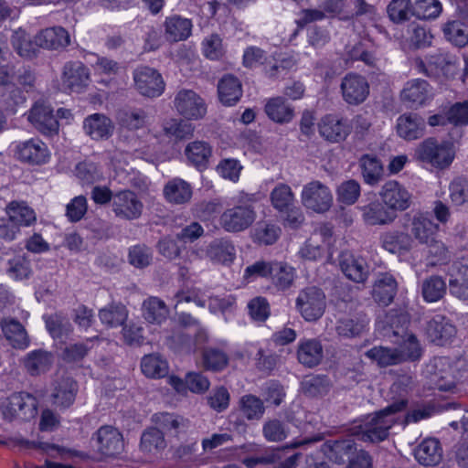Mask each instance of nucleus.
<instances>
[{"instance_id":"f257e3e1","label":"nucleus","mask_w":468,"mask_h":468,"mask_svg":"<svg viewBox=\"0 0 468 468\" xmlns=\"http://www.w3.org/2000/svg\"><path fill=\"white\" fill-rule=\"evenodd\" d=\"M427 374L434 388L454 392L457 382L468 377V363L464 359L450 363L444 357L435 358L427 367Z\"/></svg>"},{"instance_id":"f03ea898","label":"nucleus","mask_w":468,"mask_h":468,"mask_svg":"<svg viewBox=\"0 0 468 468\" xmlns=\"http://www.w3.org/2000/svg\"><path fill=\"white\" fill-rule=\"evenodd\" d=\"M406 400H399L372 415L367 416L357 432V438L365 442H379L387 439L388 431L395 423L394 414L406 408Z\"/></svg>"},{"instance_id":"7ed1b4c3","label":"nucleus","mask_w":468,"mask_h":468,"mask_svg":"<svg viewBox=\"0 0 468 468\" xmlns=\"http://www.w3.org/2000/svg\"><path fill=\"white\" fill-rule=\"evenodd\" d=\"M257 218L250 198L239 199L238 204L227 208L219 217V225L227 232L238 233L249 229Z\"/></svg>"},{"instance_id":"20e7f679","label":"nucleus","mask_w":468,"mask_h":468,"mask_svg":"<svg viewBox=\"0 0 468 468\" xmlns=\"http://www.w3.org/2000/svg\"><path fill=\"white\" fill-rule=\"evenodd\" d=\"M412 65L419 73L429 78L444 76L448 79L455 75L456 58L448 53H437L427 57L426 60L416 58Z\"/></svg>"},{"instance_id":"39448f33","label":"nucleus","mask_w":468,"mask_h":468,"mask_svg":"<svg viewBox=\"0 0 468 468\" xmlns=\"http://www.w3.org/2000/svg\"><path fill=\"white\" fill-rule=\"evenodd\" d=\"M296 307L306 321H316L324 313L326 307L325 294L315 286L304 288L299 292L296 299Z\"/></svg>"},{"instance_id":"423d86ee","label":"nucleus","mask_w":468,"mask_h":468,"mask_svg":"<svg viewBox=\"0 0 468 468\" xmlns=\"http://www.w3.org/2000/svg\"><path fill=\"white\" fill-rule=\"evenodd\" d=\"M302 204L316 213H324L333 205V195L327 186L314 180L303 186L301 193Z\"/></svg>"},{"instance_id":"0eeeda50","label":"nucleus","mask_w":468,"mask_h":468,"mask_svg":"<svg viewBox=\"0 0 468 468\" xmlns=\"http://www.w3.org/2000/svg\"><path fill=\"white\" fill-rule=\"evenodd\" d=\"M135 90L144 97L155 98L163 94L165 87L159 71L148 66H140L133 73Z\"/></svg>"},{"instance_id":"6e6552de","label":"nucleus","mask_w":468,"mask_h":468,"mask_svg":"<svg viewBox=\"0 0 468 468\" xmlns=\"http://www.w3.org/2000/svg\"><path fill=\"white\" fill-rule=\"evenodd\" d=\"M4 418L29 420L37 414V399L27 392L13 393L2 406Z\"/></svg>"},{"instance_id":"1a4fd4ad","label":"nucleus","mask_w":468,"mask_h":468,"mask_svg":"<svg viewBox=\"0 0 468 468\" xmlns=\"http://www.w3.org/2000/svg\"><path fill=\"white\" fill-rule=\"evenodd\" d=\"M173 103L177 113L187 120L202 119L207 112L205 101L193 90H179Z\"/></svg>"},{"instance_id":"9d476101","label":"nucleus","mask_w":468,"mask_h":468,"mask_svg":"<svg viewBox=\"0 0 468 468\" xmlns=\"http://www.w3.org/2000/svg\"><path fill=\"white\" fill-rule=\"evenodd\" d=\"M416 154L420 160L439 168L447 167L453 160L452 147L448 144H438L433 138H428L420 144Z\"/></svg>"},{"instance_id":"9b49d317","label":"nucleus","mask_w":468,"mask_h":468,"mask_svg":"<svg viewBox=\"0 0 468 468\" xmlns=\"http://www.w3.org/2000/svg\"><path fill=\"white\" fill-rule=\"evenodd\" d=\"M27 120L42 134L53 136L58 133V121L53 109L44 101H37L31 107Z\"/></svg>"},{"instance_id":"f8f14e48","label":"nucleus","mask_w":468,"mask_h":468,"mask_svg":"<svg viewBox=\"0 0 468 468\" xmlns=\"http://www.w3.org/2000/svg\"><path fill=\"white\" fill-rule=\"evenodd\" d=\"M438 226L422 213H416L411 219V235L422 244H433L437 248L438 253L441 259L447 257V249L441 242L434 241V234Z\"/></svg>"},{"instance_id":"ddd939ff","label":"nucleus","mask_w":468,"mask_h":468,"mask_svg":"<svg viewBox=\"0 0 468 468\" xmlns=\"http://www.w3.org/2000/svg\"><path fill=\"white\" fill-rule=\"evenodd\" d=\"M99 453L113 457L122 453L124 448L122 434L111 425L101 426L92 436Z\"/></svg>"},{"instance_id":"4468645a","label":"nucleus","mask_w":468,"mask_h":468,"mask_svg":"<svg viewBox=\"0 0 468 468\" xmlns=\"http://www.w3.org/2000/svg\"><path fill=\"white\" fill-rule=\"evenodd\" d=\"M379 196L383 204L396 214L397 211L408 209L411 205V194L396 180L386 182Z\"/></svg>"},{"instance_id":"2eb2a0df","label":"nucleus","mask_w":468,"mask_h":468,"mask_svg":"<svg viewBox=\"0 0 468 468\" xmlns=\"http://www.w3.org/2000/svg\"><path fill=\"white\" fill-rule=\"evenodd\" d=\"M90 73L80 61L67 62L62 69L61 87L64 91L80 92L89 82Z\"/></svg>"},{"instance_id":"dca6fc26","label":"nucleus","mask_w":468,"mask_h":468,"mask_svg":"<svg viewBox=\"0 0 468 468\" xmlns=\"http://www.w3.org/2000/svg\"><path fill=\"white\" fill-rule=\"evenodd\" d=\"M112 206L115 216L126 220L138 218L144 207L136 194L130 190L119 191L114 194Z\"/></svg>"},{"instance_id":"f3484780","label":"nucleus","mask_w":468,"mask_h":468,"mask_svg":"<svg viewBox=\"0 0 468 468\" xmlns=\"http://www.w3.org/2000/svg\"><path fill=\"white\" fill-rule=\"evenodd\" d=\"M332 235L333 230L329 224H323L316 228L301 249V256L309 261H316L322 258L326 245L330 243Z\"/></svg>"},{"instance_id":"a211bd4d","label":"nucleus","mask_w":468,"mask_h":468,"mask_svg":"<svg viewBox=\"0 0 468 468\" xmlns=\"http://www.w3.org/2000/svg\"><path fill=\"white\" fill-rule=\"evenodd\" d=\"M343 99L352 105L362 103L369 94V84L365 77L356 74H346L341 81Z\"/></svg>"},{"instance_id":"6ab92c4d","label":"nucleus","mask_w":468,"mask_h":468,"mask_svg":"<svg viewBox=\"0 0 468 468\" xmlns=\"http://www.w3.org/2000/svg\"><path fill=\"white\" fill-rule=\"evenodd\" d=\"M446 275L450 294L458 300L468 301V264L453 261Z\"/></svg>"},{"instance_id":"aec40b11","label":"nucleus","mask_w":468,"mask_h":468,"mask_svg":"<svg viewBox=\"0 0 468 468\" xmlns=\"http://www.w3.org/2000/svg\"><path fill=\"white\" fill-rule=\"evenodd\" d=\"M400 98L410 107L422 106L432 98V88L424 80H411L405 84Z\"/></svg>"},{"instance_id":"412c9836","label":"nucleus","mask_w":468,"mask_h":468,"mask_svg":"<svg viewBox=\"0 0 468 468\" xmlns=\"http://www.w3.org/2000/svg\"><path fill=\"white\" fill-rule=\"evenodd\" d=\"M16 154L19 160L30 165L45 164L49 158L48 146L38 139L19 143Z\"/></svg>"},{"instance_id":"4be33fe9","label":"nucleus","mask_w":468,"mask_h":468,"mask_svg":"<svg viewBox=\"0 0 468 468\" xmlns=\"http://www.w3.org/2000/svg\"><path fill=\"white\" fill-rule=\"evenodd\" d=\"M397 292L398 282L395 277L388 272L378 273L372 289L375 302L379 305L388 306L393 302Z\"/></svg>"},{"instance_id":"5701e85b","label":"nucleus","mask_w":468,"mask_h":468,"mask_svg":"<svg viewBox=\"0 0 468 468\" xmlns=\"http://www.w3.org/2000/svg\"><path fill=\"white\" fill-rule=\"evenodd\" d=\"M425 128V120L418 113H404L397 120V133L399 137L407 141L421 138L424 135Z\"/></svg>"},{"instance_id":"b1692460","label":"nucleus","mask_w":468,"mask_h":468,"mask_svg":"<svg viewBox=\"0 0 468 468\" xmlns=\"http://www.w3.org/2000/svg\"><path fill=\"white\" fill-rule=\"evenodd\" d=\"M163 27L165 38L174 43L187 39L191 35L193 24L188 18L173 15L165 18Z\"/></svg>"},{"instance_id":"393cba45","label":"nucleus","mask_w":468,"mask_h":468,"mask_svg":"<svg viewBox=\"0 0 468 468\" xmlns=\"http://www.w3.org/2000/svg\"><path fill=\"white\" fill-rule=\"evenodd\" d=\"M324 357V348L320 340L316 338H304L299 341L297 346V359L305 367L318 366Z\"/></svg>"},{"instance_id":"a878e982","label":"nucleus","mask_w":468,"mask_h":468,"mask_svg":"<svg viewBox=\"0 0 468 468\" xmlns=\"http://www.w3.org/2000/svg\"><path fill=\"white\" fill-rule=\"evenodd\" d=\"M163 194L165 200L172 205H186L191 201L193 188L186 180L175 177L165 183Z\"/></svg>"},{"instance_id":"bb28decb","label":"nucleus","mask_w":468,"mask_h":468,"mask_svg":"<svg viewBox=\"0 0 468 468\" xmlns=\"http://www.w3.org/2000/svg\"><path fill=\"white\" fill-rule=\"evenodd\" d=\"M69 42L68 31L61 27L45 28L35 37L37 46L50 50L64 48Z\"/></svg>"},{"instance_id":"cd10ccee","label":"nucleus","mask_w":468,"mask_h":468,"mask_svg":"<svg viewBox=\"0 0 468 468\" xmlns=\"http://www.w3.org/2000/svg\"><path fill=\"white\" fill-rule=\"evenodd\" d=\"M426 334L429 339L438 346H443L456 335V329L448 319L436 315L428 322Z\"/></svg>"},{"instance_id":"c85d7f7f","label":"nucleus","mask_w":468,"mask_h":468,"mask_svg":"<svg viewBox=\"0 0 468 468\" xmlns=\"http://www.w3.org/2000/svg\"><path fill=\"white\" fill-rule=\"evenodd\" d=\"M340 268L349 280L363 283L369 275V267L366 260L352 254H343L340 260Z\"/></svg>"},{"instance_id":"c756f323","label":"nucleus","mask_w":468,"mask_h":468,"mask_svg":"<svg viewBox=\"0 0 468 468\" xmlns=\"http://www.w3.org/2000/svg\"><path fill=\"white\" fill-rule=\"evenodd\" d=\"M322 452L332 462L341 464L349 459L356 452L353 440L327 441L322 445Z\"/></svg>"},{"instance_id":"7c9ffc66","label":"nucleus","mask_w":468,"mask_h":468,"mask_svg":"<svg viewBox=\"0 0 468 468\" xmlns=\"http://www.w3.org/2000/svg\"><path fill=\"white\" fill-rule=\"evenodd\" d=\"M77 391L78 385L76 381L69 377L61 378L54 384V389L51 394L52 402L58 408H69L73 404Z\"/></svg>"},{"instance_id":"2f4dec72","label":"nucleus","mask_w":468,"mask_h":468,"mask_svg":"<svg viewBox=\"0 0 468 468\" xmlns=\"http://www.w3.org/2000/svg\"><path fill=\"white\" fill-rule=\"evenodd\" d=\"M364 313H356L338 319L335 330L340 336L352 338L360 335L368 325Z\"/></svg>"},{"instance_id":"473e14b6","label":"nucleus","mask_w":468,"mask_h":468,"mask_svg":"<svg viewBox=\"0 0 468 468\" xmlns=\"http://www.w3.org/2000/svg\"><path fill=\"white\" fill-rule=\"evenodd\" d=\"M85 133L93 140L110 137L113 132L112 122L104 114L94 113L83 122Z\"/></svg>"},{"instance_id":"72a5a7b5","label":"nucleus","mask_w":468,"mask_h":468,"mask_svg":"<svg viewBox=\"0 0 468 468\" xmlns=\"http://www.w3.org/2000/svg\"><path fill=\"white\" fill-rule=\"evenodd\" d=\"M319 133L327 141L338 143L346 138L349 133V126L344 120L326 115L319 123Z\"/></svg>"},{"instance_id":"f704fd0d","label":"nucleus","mask_w":468,"mask_h":468,"mask_svg":"<svg viewBox=\"0 0 468 468\" xmlns=\"http://www.w3.org/2000/svg\"><path fill=\"white\" fill-rule=\"evenodd\" d=\"M53 363V354L43 349L33 350L24 358V367L31 376L46 373L51 368Z\"/></svg>"},{"instance_id":"c9c22d12","label":"nucleus","mask_w":468,"mask_h":468,"mask_svg":"<svg viewBox=\"0 0 468 468\" xmlns=\"http://www.w3.org/2000/svg\"><path fill=\"white\" fill-rule=\"evenodd\" d=\"M414 455L421 465H437L442 459L441 443L434 438L426 439L415 449Z\"/></svg>"},{"instance_id":"e433bc0d","label":"nucleus","mask_w":468,"mask_h":468,"mask_svg":"<svg viewBox=\"0 0 468 468\" xmlns=\"http://www.w3.org/2000/svg\"><path fill=\"white\" fill-rule=\"evenodd\" d=\"M219 101L226 106L236 104L242 96L239 80L230 74L225 75L218 84Z\"/></svg>"},{"instance_id":"4c0bfd02","label":"nucleus","mask_w":468,"mask_h":468,"mask_svg":"<svg viewBox=\"0 0 468 468\" xmlns=\"http://www.w3.org/2000/svg\"><path fill=\"white\" fill-rule=\"evenodd\" d=\"M142 314L150 324H161L169 315L165 303L155 296H150L143 302Z\"/></svg>"},{"instance_id":"58836bf2","label":"nucleus","mask_w":468,"mask_h":468,"mask_svg":"<svg viewBox=\"0 0 468 468\" xmlns=\"http://www.w3.org/2000/svg\"><path fill=\"white\" fill-rule=\"evenodd\" d=\"M358 165L366 184L375 186L382 179L384 169L377 156L363 154L358 160Z\"/></svg>"},{"instance_id":"ea45409f","label":"nucleus","mask_w":468,"mask_h":468,"mask_svg":"<svg viewBox=\"0 0 468 468\" xmlns=\"http://www.w3.org/2000/svg\"><path fill=\"white\" fill-rule=\"evenodd\" d=\"M207 256L215 262L229 264L236 257V250L233 243L226 239L213 240L207 249Z\"/></svg>"},{"instance_id":"a19ab883","label":"nucleus","mask_w":468,"mask_h":468,"mask_svg":"<svg viewBox=\"0 0 468 468\" xmlns=\"http://www.w3.org/2000/svg\"><path fill=\"white\" fill-rule=\"evenodd\" d=\"M5 338L16 348H25L28 345L27 334L24 326L14 318H5L0 324Z\"/></svg>"},{"instance_id":"79ce46f5","label":"nucleus","mask_w":468,"mask_h":468,"mask_svg":"<svg viewBox=\"0 0 468 468\" xmlns=\"http://www.w3.org/2000/svg\"><path fill=\"white\" fill-rule=\"evenodd\" d=\"M185 154L187 160L194 166L203 170L208 165L209 158L212 155V148L204 141H195L186 145Z\"/></svg>"},{"instance_id":"37998d69","label":"nucleus","mask_w":468,"mask_h":468,"mask_svg":"<svg viewBox=\"0 0 468 468\" xmlns=\"http://www.w3.org/2000/svg\"><path fill=\"white\" fill-rule=\"evenodd\" d=\"M139 447L145 454L155 455L161 452L166 447L163 431L154 427L144 430L141 435Z\"/></svg>"},{"instance_id":"c03bdc74","label":"nucleus","mask_w":468,"mask_h":468,"mask_svg":"<svg viewBox=\"0 0 468 468\" xmlns=\"http://www.w3.org/2000/svg\"><path fill=\"white\" fill-rule=\"evenodd\" d=\"M362 210L363 218L369 225H388L392 223L397 218L395 212L388 207H385L380 203H370L365 206Z\"/></svg>"},{"instance_id":"a18cd8bd","label":"nucleus","mask_w":468,"mask_h":468,"mask_svg":"<svg viewBox=\"0 0 468 468\" xmlns=\"http://www.w3.org/2000/svg\"><path fill=\"white\" fill-rule=\"evenodd\" d=\"M382 247L391 253H402L411 249L412 239L410 235L403 231H388L381 238Z\"/></svg>"},{"instance_id":"49530a36","label":"nucleus","mask_w":468,"mask_h":468,"mask_svg":"<svg viewBox=\"0 0 468 468\" xmlns=\"http://www.w3.org/2000/svg\"><path fill=\"white\" fill-rule=\"evenodd\" d=\"M239 410L248 420H260L265 412L264 401L252 394L244 395L239 400Z\"/></svg>"},{"instance_id":"de8ad7c7","label":"nucleus","mask_w":468,"mask_h":468,"mask_svg":"<svg viewBox=\"0 0 468 468\" xmlns=\"http://www.w3.org/2000/svg\"><path fill=\"white\" fill-rule=\"evenodd\" d=\"M265 112L270 119L278 123L289 122L294 115L293 108L282 97L270 100L265 105Z\"/></svg>"},{"instance_id":"09e8293b","label":"nucleus","mask_w":468,"mask_h":468,"mask_svg":"<svg viewBox=\"0 0 468 468\" xmlns=\"http://www.w3.org/2000/svg\"><path fill=\"white\" fill-rule=\"evenodd\" d=\"M447 291V285L441 276L431 275L423 280L421 293L428 303H435L443 298Z\"/></svg>"},{"instance_id":"8fccbe9b","label":"nucleus","mask_w":468,"mask_h":468,"mask_svg":"<svg viewBox=\"0 0 468 468\" xmlns=\"http://www.w3.org/2000/svg\"><path fill=\"white\" fill-rule=\"evenodd\" d=\"M8 219L18 227L21 225L28 226L36 220V215L25 202L12 201L6 208Z\"/></svg>"},{"instance_id":"3c124183","label":"nucleus","mask_w":468,"mask_h":468,"mask_svg":"<svg viewBox=\"0 0 468 468\" xmlns=\"http://www.w3.org/2000/svg\"><path fill=\"white\" fill-rule=\"evenodd\" d=\"M99 317L102 324L117 327L124 324L128 318V310L122 303H112L100 310Z\"/></svg>"},{"instance_id":"603ef678","label":"nucleus","mask_w":468,"mask_h":468,"mask_svg":"<svg viewBox=\"0 0 468 468\" xmlns=\"http://www.w3.org/2000/svg\"><path fill=\"white\" fill-rule=\"evenodd\" d=\"M295 278V271L286 262L276 261L270 280L280 291H285L292 287Z\"/></svg>"},{"instance_id":"864d4df0","label":"nucleus","mask_w":468,"mask_h":468,"mask_svg":"<svg viewBox=\"0 0 468 468\" xmlns=\"http://www.w3.org/2000/svg\"><path fill=\"white\" fill-rule=\"evenodd\" d=\"M147 113L143 109L120 110L117 121L122 127L128 130L143 128L147 122Z\"/></svg>"},{"instance_id":"5fc2aeb1","label":"nucleus","mask_w":468,"mask_h":468,"mask_svg":"<svg viewBox=\"0 0 468 468\" xmlns=\"http://www.w3.org/2000/svg\"><path fill=\"white\" fill-rule=\"evenodd\" d=\"M270 197L272 207L279 212L288 210V207L294 205V194L286 184H278L271 192Z\"/></svg>"},{"instance_id":"6e6d98bb","label":"nucleus","mask_w":468,"mask_h":468,"mask_svg":"<svg viewBox=\"0 0 468 468\" xmlns=\"http://www.w3.org/2000/svg\"><path fill=\"white\" fill-rule=\"evenodd\" d=\"M281 235V229L275 224L259 222L253 230V240L261 245H271Z\"/></svg>"},{"instance_id":"4d7b16f0","label":"nucleus","mask_w":468,"mask_h":468,"mask_svg":"<svg viewBox=\"0 0 468 468\" xmlns=\"http://www.w3.org/2000/svg\"><path fill=\"white\" fill-rule=\"evenodd\" d=\"M301 388L304 395L314 398L327 394L330 384L325 376H312L302 381Z\"/></svg>"},{"instance_id":"13d9d810","label":"nucleus","mask_w":468,"mask_h":468,"mask_svg":"<svg viewBox=\"0 0 468 468\" xmlns=\"http://www.w3.org/2000/svg\"><path fill=\"white\" fill-rule=\"evenodd\" d=\"M366 356L377 362L379 367H388L401 363L397 348L375 346L367 350Z\"/></svg>"},{"instance_id":"bf43d9fd","label":"nucleus","mask_w":468,"mask_h":468,"mask_svg":"<svg viewBox=\"0 0 468 468\" xmlns=\"http://www.w3.org/2000/svg\"><path fill=\"white\" fill-rule=\"evenodd\" d=\"M143 373L149 378H162L167 373V362L159 355H147L142 359Z\"/></svg>"},{"instance_id":"052dcab7","label":"nucleus","mask_w":468,"mask_h":468,"mask_svg":"<svg viewBox=\"0 0 468 468\" xmlns=\"http://www.w3.org/2000/svg\"><path fill=\"white\" fill-rule=\"evenodd\" d=\"M46 327L53 338H61L69 335L72 326L69 320L61 314H54L45 317Z\"/></svg>"},{"instance_id":"680f3d73","label":"nucleus","mask_w":468,"mask_h":468,"mask_svg":"<svg viewBox=\"0 0 468 468\" xmlns=\"http://www.w3.org/2000/svg\"><path fill=\"white\" fill-rule=\"evenodd\" d=\"M396 348L401 363L418 360L421 356L420 344L415 335L411 334H407Z\"/></svg>"},{"instance_id":"e2e57ef3","label":"nucleus","mask_w":468,"mask_h":468,"mask_svg":"<svg viewBox=\"0 0 468 468\" xmlns=\"http://www.w3.org/2000/svg\"><path fill=\"white\" fill-rule=\"evenodd\" d=\"M6 273L16 281L29 278L32 273L29 261L24 255H16L7 261Z\"/></svg>"},{"instance_id":"0e129e2a","label":"nucleus","mask_w":468,"mask_h":468,"mask_svg":"<svg viewBox=\"0 0 468 468\" xmlns=\"http://www.w3.org/2000/svg\"><path fill=\"white\" fill-rule=\"evenodd\" d=\"M153 420L164 431H175L176 433L181 431L188 425V421L183 417L167 412L154 414Z\"/></svg>"},{"instance_id":"69168bd1","label":"nucleus","mask_w":468,"mask_h":468,"mask_svg":"<svg viewBox=\"0 0 468 468\" xmlns=\"http://www.w3.org/2000/svg\"><path fill=\"white\" fill-rule=\"evenodd\" d=\"M262 434L268 441L280 442L288 437L289 429L282 420L270 419L263 423Z\"/></svg>"},{"instance_id":"338daca9","label":"nucleus","mask_w":468,"mask_h":468,"mask_svg":"<svg viewBox=\"0 0 468 468\" xmlns=\"http://www.w3.org/2000/svg\"><path fill=\"white\" fill-rule=\"evenodd\" d=\"M203 365L204 367L212 371L223 370L229 363V357L227 354L216 347H208L204 349L203 355Z\"/></svg>"},{"instance_id":"774afa93","label":"nucleus","mask_w":468,"mask_h":468,"mask_svg":"<svg viewBox=\"0 0 468 468\" xmlns=\"http://www.w3.org/2000/svg\"><path fill=\"white\" fill-rule=\"evenodd\" d=\"M442 30L446 39L454 46L462 48L468 44V33L462 22L449 21L443 26Z\"/></svg>"}]
</instances>
